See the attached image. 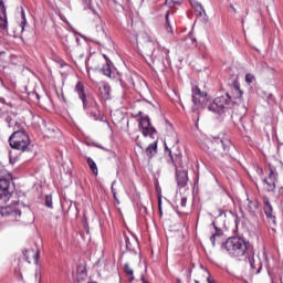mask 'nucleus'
Masks as SVG:
<instances>
[{
  "label": "nucleus",
  "mask_w": 283,
  "mask_h": 283,
  "mask_svg": "<svg viewBox=\"0 0 283 283\" xmlns=\"http://www.w3.org/2000/svg\"><path fill=\"white\" fill-rule=\"evenodd\" d=\"M242 90H240V83L234 82L231 93H227L223 96L216 97L212 102L209 101L207 92L201 91L200 87H192V103L197 107H205L208 112L222 116L227 109H231L233 105L242 103Z\"/></svg>",
  "instance_id": "1"
},
{
  "label": "nucleus",
  "mask_w": 283,
  "mask_h": 283,
  "mask_svg": "<svg viewBox=\"0 0 283 283\" xmlns=\"http://www.w3.org/2000/svg\"><path fill=\"white\" fill-rule=\"evenodd\" d=\"M200 147L211 156V158L221 160V158H227V156L231 154L233 144L229 138L214 137L211 139L209 137H202Z\"/></svg>",
  "instance_id": "2"
},
{
  "label": "nucleus",
  "mask_w": 283,
  "mask_h": 283,
  "mask_svg": "<svg viewBox=\"0 0 283 283\" xmlns=\"http://www.w3.org/2000/svg\"><path fill=\"white\" fill-rule=\"evenodd\" d=\"M231 258H242L249 251V242L240 237H231L222 244Z\"/></svg>",
  "instance_id": "3"
},
{
  "label": "nucleus",
  "mask_w": 283,
  "mask_h": 283,
  "mask_svg": "<svg viewBox=\"0 0 283 283\" xmlns=\"http://www.w3.org/2000/svg\"><path fill=\"white\" fill-rule=\"evenodd\" d=\"M146 49L148 50L146 51V54L150 56L153 63H163L164 65H169V49H165L151 40L146 42Z\"/></svg>",
  "instance_id": "4"
},
{
  "label": "nucleus",
  "mask_w": 283,
  "mask_h": 283,
  "mask_svg": "<svg viewBox=\"0 0 283 283\" xmlns=\"http://www.w3.org/2000/svg\"><path fill=\"white\" fill-rule=\"evenodd\" d=\"M30 136L23 128L18 127L9 137L11 149H17L18 151H30Z\"/></svg>",
  "instance_id": "5"
},
{
  "label": "nucleus",
  "mask_w": 283,
  "mask_h": 283,
  "mask_svg": "<svg viewBox=\"0 0 283 283\" xmlns=\"http://www.w3.org/2000/svg\"><path fill=\"white\" fill-rule=\"evenodd\" d=\"M12 175L6 169V166L0 164V202H8L12 197L10 193V182Z\"/></svg>",
  "instance_id": "6"
},
{
  "label": "nucleus",
  "mask_w": 283,
  "mask_h": 283,
  "mask_svg": "<svg viewBox=\"0 0 283 283\" xmlns=\"http://www.w3.org/2000/svg\"><path fill=\"white\" fill-rule=\"evenodd\" d=\"M87 102V109H84L86 114H91V117L94 118V120H98L101 118V113L98 112V102L94 99L91 95L86 97Z\"/></svg>",
  "instance_id": "7"
},
{
  "label": "nucleus",
  "mask_w": 283,
  "mask_h": 283,
  "mask_svg": "<svg viewBox=\"0 0 283 283\" xmlns=\"http://www.w3.org/2000/svg\"><path fill=\"white\" fill-rule=\"evenodd\" d=\"M276 182H277V172H275V169L270 168L269 176L266 178L262 179L263 187L269 192L275 191Z\"/></svg>",
  "instance_id": "8"
},
{
  "label": "nucleus",
  "mask_w": 283,
  "mask_h": 283,
  "mask_svg": "<svg viewBox=\"0 0 283 283\" xmlns=\"http://www.w3.org/2000/svg\"><path fill=\"white\" fill-rule=\"evenodd\" d=\"M139 128L142 129L143 136H145V137L154 136V134H156V128H154V126H151V122L149 120V118L147 116L140 118Z\"/></svg>",
  "instance_id": "9"
},
{
  "label": "nucleus",
  "mask_w": 283,
  "mask_h": 283,
  "mask_svg": "<svg viewBox=\"0 0 283 283\" xmlns=\"http://www.w3.org/2000/svg\"><path fill=\"white\" fill-rule=\"evenodd\" d=\"M74 92L77 94L78 98L83 103V109H87V93L85 92V85L83 82H77L74 87Z\"/></svg>",
  "instance_id": "10"
},
{
  "label": "nucleus",
  "mask_w": 283,
  "mask_h": 283,
  "mask_svg": "<svg viewBox=\"0 0 283 283\" xmlns=\"http://www.w3.org/2000/svg\"><path fill=\"white\" fill-rule=\"evenodd\" d=\"M252 275H258L260 271H262V261L260 260V256H255L252 254L251 256L247 258Z\"/></svg>",
  "instance_id": "11"
},
{
  "label": "nucleus",
  "mask_w": 283,
  "mask_h": 283,
  "mask_svg": "<svg viewBox=\"0 0 283 283\" xmlns=\"http://www.w3.org/2000/svg\"><path fill=\"white\" fill-rule=\"evenodd\" d=\"M166 151H168V158H167L168 165H172V167H175V169L178 170V167L182 165V154L178 153V154H175L174 156L171 154V149H169V147L167 146H166Z\"/></svg>",
  "instance_id": "12"
},
{
  "label": "nucleus",
  "mask_w": 283,
  "mask_h": 283,
  "mask_svg": "<svg viewBox=\"0 0 283 283\" xmlns=\"http://www.w3.org/2000/svg\"><path fill=\"white\" fill-rule=\"evenodd\" d=\"M263 205H264L263 210L269 222H272V224H275V217L273 216V206H271V201L269 200V197H263Z\"/></svg>",
  "instance_id": "13"
},
{
  "label": "nucleus",
  "mask_w": 283,
  "mask_h": 283,
  "mask_svg": "<svg viewBox=\"0 0 283 283\" xmlns=\"http://www.w3.org/2000/svg\"><path fill=\"white\" fill-rule=\"evenodd\" d=\"M8 30V14L3 0H0V32Z\"/></svg>",
  "instance_id": "14"
},
{
  "label": "nucleus",
  "mask_w": 283,
  "mask_h": 283,
  "mask_svg": "<svg viewBox=\"0 0 283 283\" xmlns=\"http://www.w3.org/2000/svg\"><path fill=\"white\" fill-rule=\"evenodd\" d=\"M176 178L178 187H187V182H189V172H187V170H176Z\"/></svg>",
  "instance_id": "15"
},
{
  "label": "nucleus",
  "mask_w": 283,
  "mask_h": 283,
  "mask_svg": "<svg viewBox=\"0 0 283 283\" xmlns=\"http://www.w3.org/2000/svg\"><path fill=\"white\" fill-rule=\"evenodd\" d=\"M23 255L25 258V261L31 264L32 260L34 264H39V250L29 249L23 252Z\"/></svg>",
  "instance_id": "16"
},
{
  "label": "nucleus",
  "mask_w": 283,
  "mask_h": 283,
  "mask_svg": "<svg viewBox=\"0 0 283 283\" xmlns=\"http://www.w3.org/2000/svg\"><path fill=\"white\" fill-rule=\"evenodd\" d=\"M212 226H213L216 232L210 237V241L212 243V247H216V241L220 242V240L223 235V232H222V229L218 228V224L216 223V221L212 222Z\"/></svg>",
  "instance_id": "17"
},
{
  "label": "nucleus",
  "mask_w": 283,
  "mask_h": 283,
  "mask_svg": "<svg viewBox=\"0 0 283 283\" xmlns=\"http://www.w3.org/2000/svg\"><path fill=\"white\" fill-rule=\"evenodd\" d=\"M247 211H249V213H251V216L255 214V211H258V208L260 207V202H258V200L253 199H247Z\"/></svg>",
  "instance_id": "18"
},
{
  "label": "nucleus",
  "mask_w": 283,
  "mask_h": 283,
  "mask_svg": "<svg viewBox=\"0 0 283 283\" xmlns=\"http://www.w3.org/2000/svg\"><path fill=\"white\" fill-rule=\"evenodd\" d=\"M99 92L103 94L104 98L107 101L112 96V86H109L107 83H103L99 86Z\"/></svg>",
  "instance_id": "19"
},
{
  "label": "nucleus",
  "mask_w": 283,
  "mask_h": 283,
  "mask_svg": "<svg viewBox=\"0 0 283 283\" xmlns=\"http://www.w3.org/2000/svg\"><path fill=\"white\" fill-rule=\"evenodd\" d=\"M158 149V143L149 144V146L146 148V154L148 158H154L156 156Z\"/></svg>",
  "instance_id": "20"
},
{
  "label": "nucleus",
  "mask_w": 283,
  "mask_h": 283,
  "mask_svg": "<svg viewBox=\"0 0 283 283\" xmlns=\"http://www.w3.org/2000/svg\"><path fill=\"white\" fill-rule=\"evenodd\" d=\"M86 163H87L91 171L94 174V176H98V166H96V161H94V159H92V157H88L86 159Z\"/></svg>",
  "instance_id": "21"
},
{
  "label": "nucleus",
  "mask_w": 283,
  "mask_h": 283,
  "mask_svg": "<svg viewBox=\"0 0 283 283\" xmlns=\"http://www.w3.org/2000/svg\"><path fill=\"white\" fill-rule=\"evenodd\" d=\"M87 277V270L83 265L77 266V282H81V280H85Z\"/></svg>",
  "instance_id": "22"
},
{
  "label": "nucleus",
  "mask_w": 283,
  "mask_h": 283,
  "mask_svg": "<svg viewBox=\"0 0 283 283\" xmlns=\"http://www.w3.org/2000/svg\"><path fill=\"white\" fill-rule=\"evenodd\" d=\"M101 72L104 74V76H107L108 78H114L112 75V64H106Z\"/></svg>",
  "instance_id": "23"
},
{
  "label": "nucleus",
  "mask_w": 283,
  "mask_h": 283,
  "mask_svg": "<svg viewBox=\"0 0 283 283\" xmlns=\"http://www.w3.org/2000/svg\"><path fill=\"white\" fill-rule=\"evenodd\" d=\"M124 273H126V275H132L129 282H134V270L129 266V263L124 265Z\"/></svg>",
  "instance_id": "24"
},
{
  "label": "nucleus",
  "mask_w": 283,
  "mask_h": 283,
  "mask_svg": "<svg viewBox=\"0 0 283 283\" xmlns=\"http://www.w3.org/2000/svg\"><path fill=\"white\" fill-rule=\"evenodd\" d=\"M165 6H168V8H174L175 6H182V0H166Z\"/></svg>",
  "instance_id": "25"
},
{
  "label": "nucleus",
  "mask_w": 283,
  "mask_h": 283,
  "mask_svg": "<svg viewBox=\"0 0 283 283\" xmlns=\"http://www.w3.org/2000/svg\"><path fill=\"white\" fill-rule=\"evenodd\" d=\"M45 207H48L49 209H52V208H53V205H52V195H46V196H45Z\"/></svg>",
  "instance_id": "26"
},
{
  "label": "nucleus",
  "mask_w": 283,
  "mask_h": 283,
  "mask_svg": "<svg viewBox=\"0 0 283 283\" xmlns=\"http://www.w3.org/2000/svg\"><path fill=\"white\" fill-rule=\"evenodd\" d=\"M195 10L197 12V17H202V14H206L205 7H202V4H200L199 7L195 8Z\"/></svg>",
  "instance_id": "27"
},
{
  "label": "nucleus",
  "mask_w": 283,
  "mask_h": 283,
  "mask_svg": "<svg viewBox=\"0 0 283 283\" xmlns=\"http://www.w3.org/2000/svg\"><path fill=\"white\" fill-rule=\"evenodd\" d=\"M166 25H167V32H174V29H171V22H169V11L166 13Z\"/></svg>",
  "instance_id": "28"
},
{
  "label": "nucleus",
  "mask_w": 283,
  "mask_h": 283,
  "mask_svg": "<svg viewBox=\"0 0 283 283\" xmlns=\"http://www.w3.org/2000/svg\"><path fill=\"white\" fill-rule=\"evenodd\" d=\"M253 81H255V75L248 73L245 75V83H248V85H251V83H253Z\"/></svg>",
  "instance_id": "29"
},
{
  "label": "nucleus",
  "mask_w": 283,
  "mask_h": 283,
  "mask_svg": "<svg viewBox=\"0 0 283 283\" xmlns=\"http://www.w3.org/2000/svg\"><path fill=\"white\" fill-rule=\"evenodd\" d=\"M125 244L127 251H134V245H132V241H129V238L125 237Z\"/></svg>",
  "instance_id": "30"
},
{
  "label": "nucleus",
  "mask_w": 283,
  "mask_h": 283,
  "mask_svg": "<svg viewBox=\"0 0 283 283\" xmlns=\"http://www.w3.org/2000/svg\"><path fill=\"white\" fill-rule=\"evenodd\" d=\"M189 3L191 6V8H198L199 6H202V3H200L198 0H189Z\"/></svg>",
  "instance_id": "31"
},
{
  "label": "nucleus",
  "mask_w": 283,
  "mask_h": 283,
  "mask_svg": "<svg viewBox=\"0 0 283 283\" xmlns=\"http://www.w3.org/2000/svg\"><path fill=\"white\" fill-rule=\"evenodd\" d=\"M180 207L182 209H185V207H187V197H182L181 200H180Z\"/></svg>",
  "instance_id": "32"
},
{
  "label": "nucleus",
  "mask_w": 283,
  "mask_h": 283,
  "mask_svg": "<svg viewBox=\"0 0 283 283\" xmlns=\"http://www.w3.org/2000/svg\"><path fill=\"white\" fill-rule=\"evenodd\" d=\"M158 209H159V213L160 216H163V201H158Z\"/></svg>",
  "instance_id": "33"
},
{
  "label": "nucleus",
  "mask_w": 283,
  "mask_h": 283,
  "mask_svg": "<svg viewBox=\"0 0 283 283\" xmlns=\"http://www.w3.org/2000/svg\"><path fill=\"white\" fill-rule=\"evenodd\" d=\"M13 216H15V218H21V210L17 209L13 211Z\"/></svg>",
  "instance_id": "34"
},
{
  "label": "nucleus",
  "mask_w": 283,
  "mask_h": 283,
  "mask_svg": "<svg viewBox=\"0 0 283 283\" xmlns=\"http://www.w3.org/2000/svg\"><path fill=\"white\" fill-rule=\"evenodd\" d=\"M103 57H104L105 61H106V65L112 64V60H109V57H108L107 55L103 54Z\"/></svg>",
  "instance_id": "35"
},
{
  "label": "nucleus",
  "mask_w": 283,
  "mask_h": 283,
  "mask_svg": "<svg viewBox=\"0 0 283 283\" xmlns=\"http://www.w3.org/2000/svg\"><path fill=\"white\" fill-rule=\"evenodd\" d=\"M94 147H97L98 149H104L105 151H109L108 149H105V147L101 146L99 144H94Z\"/></svg>",
  "instance_id": "36"
},
{
  "label": "nucleus",
  "mask_w": 283,
  "mask_h": 283,
  "mask_svg": "<svg viewBox=\"0 0 283 283\" xmlns=\"http://www.w3.org/2000/svg\"><path fill=\"white\" fill-rule=\"evenodd\" d=\"M88 63H90V57H87L86 61H85V66H86L87 72H90V65H88Z\"/></svg>",
  "instance_id": "37"
},
{
  "label": "nucleus",
  "mask_w": 283,
  "mask_h": 283,
  "mask_svg": "<svg viewBox=\"0 0 283 283\" xmlns=\"http://www.w3.org/2000/svg\"><path fill=\"white\" fill-rule=\"evenodd\" d=\"M114 185H115V181L113 182V185H112V193H113V196H114V198H116V191L114 190Z\"/></svg>",
  "instance_id": "38"
},
{
  "label": "nucleus",
  "mask_w": 283,
  "mask_h": 283,
  "mask_svg": "<svg viewBox=\"0 0 283 283\" xmlns=\"http://www.w3.org/2000/svg\"><path fill=\"white\" fill-rule=\"evenodd\" d=\"M223 216H227V213L224 212V210H219V218H222Z\"/></svg>",
  "instance_id": "39"
},
{
  "label": "nucleus",
  "mask_w": 283,
  "mask_h": 283,
  "mask_svg": "<svg viewBox=\"0 0 283 283\" xmlns=\"http://www.w3.org/2000/svg\"><path fill=\"white\" fill-rule=\"evenodd\" d=\"M207 282H208V283H217L216 280L211 279V276H208V277H207Z\"/></svg>",
  "instance_id": "40"
},
{
  "label": "nucleus",
  "mask_w": 283,
  "mask_h": 283,
  "mask_svg": "<svg viewBox=\"0 0 283 283\" xmlns=\"http://www.w3.org/2000/svg\"><path fill=\"white\" fill-rule=\"evenodd\" d=\"M142 283H149V281H147V279H145V276H142Z\"/></svg>",
  "instance_id": "41"
},
{
  "label": "nucleus",
  "mask_w": 283,
  "mask_h": 283,
  "mask_svg": "<svg viewBox=\"0 0 283 283\" xmlns=\"http://www.w3.org/2000/svg\"><path fill=\"white\" fill-rule=\"evenodd\" d=\"M91 10H92L93 14H95L96 17H99L98 12L96 10H94V9H91Z\"/></svg>",
  "instance_id": "42"
},
{
  "label": "nucleus",
  "mask_w": 283,
  "mask_h": 283,
  "mask_svg": "<svg viewBox=\"0 0 283 283\" xmlns=\"http://www.w3.org/2000/svg\"><path fill=\"white\" fill-rule=\"evenodd\" d=\"M0 103H6V98L0 97Z\"/></svg>",
  "instance_id": "43"
},
{
  "label": "nucleus",
  "mask_w": 283,
  "mask_h": 283,
  "mask_svg": "<svg viewBox=\"0 0 283 283\" xmlns=\"http://www.w3.org/2000/svg\"><path fill=\"white\" fill-rule=\"evenodd\" d=\"M22 19H25V12L22 11Z\"/></svg>",
  "instance_id": "44"
},
{
  "label": "nucleus",
  "mask_w": 283,
  "mask_h": 283,
  "mask_svg": "<svg viewBox=\"0 0 283 283\" xmlns=\"http://www.w3.org/2000/svg\"><path fill=\"white\" fill-rule=\"evenodd\" d=\"M235 222H238V216H235Z\"/></svg>",
  "instance_id": "45"
},
{
  "label": "nucleus",
  "mask_w": 283,
  "mask_h": 283,
  "mask_svg": "<svg viewBox=\"0 0 283 283\" xmlns=\"http://www.w3.org/2000/svg\"><path fill=\"white\" fill-rule=\"evenodd\" d=\"M196 283H199L198 281H196Z\"/></svg>",
  "instance_id": "46"
}]
</instances>
